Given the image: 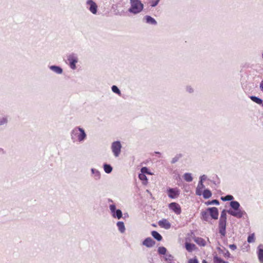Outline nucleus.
I'll return each mask as SVG.
<instances>
[{
    "instance_id": "nucleus-31",
    "label": "nucleus",
    "mask_w": 263,
    "mask_h": 263,
    "mask_svg": "<svg viewBox=\"0 0 263 263\" xmlns=\"http://www.w3.org/2000/svg\"><path fill=\"white\" fill-rule=\"evenodd\" d=\"M166 249L164 247H160L158 249V252L159 254L165 255L166 254Z\"/></svg>"
},
{
    "instance_id": "nucleus-41",
    "label": "nucleus",
    "mask_w": 263,
    "mask_h": 263,
    "mask_svg": "<svg viewBox=\"0 0 263 263\" xmlns=\"http://www.w3.org/2000/svg\"><path fill=\"white\" fill-rule=\"evenodd\" d=\"M186 90L189 93H192L194 92V89L191 86H187L186 87Z\"/></svg>"
},
{
    "instance_id": "nucleus-30",
    "label": "nucleus",
    "mask_w": 263,
    "mask_h": 263,
    "mask_svg": "<svg viewBox=\"0 0 263 263\" xmlns=\"http://www.w3.org/2000/svg\"><path fill=\"white\" fill-rule=\"evenodd\" d=\"M182 155L181 154H177L174 158H172L171 163L174 164L177 162L181 158H182Z\"/></svg>"
},
{
    "instance_id": "nucleus-26",
    "label": "nucleus",
    "mask_w": 263,
    "mask_h": 263,
    "mask_svg": "<svg viewBox=\"0 0 263 263\" xmlns=\"http://www.w3.org/2000/svg\"><path fill=\"white\" fill-rule=\"evenodd\" d=\"M103 168L105 172L107 174L110 173L112 171V167L110 164L105 163L103 164Z\"/></svg>"
},
{
    "instance_id": "nucleus-40",
    "label": "nucleus",
    "mask_w": 263,
    "mask_h": 263,
    "mask_svg": "<svg viewBox=\"0 0 263 263\" xmlns=\"http://www.w3.org/2000/svg\"><path fill=\"white\" fill-rule=\"evenodd\" d=\"M141 174H151V173L149 172L148 171V169L147 167H142L141 168Z\"/></svg>"
},
{
    "instance_id": "nucleus-20",
    "label": "nucleus",
    "mask_w": 263,
    "mask_h": 263,
    "mask_svg": "<svg viewBox=\"0 0 263 263\" xmlns=\"http://www.w3.org/2000/svg\"><path fill=\"white\" fill-rule=\"evenodd\" d=\"M201 218L204 221H209L210 220V216L209 213L208 211V209H206L205 211H203L201 213Z\"/></svg>"
},
{
    "instance_id": "nucleus-3",
    "label": "nucleus",
    "mask_w": 263,
    "mask_h": 263,
    "mask_svg": "<svg viewBox=\"0 0 263 263\" xmlns=\"http://www.w3.org/2000/svg\"><path fill=\"white\" fill-rule=\"evenodd\" d=\"M130 7L128 11L132 14L139 13L143 9V4L140 0H130Z\"/></svg>"
},
{
    "instance_id": "nucleus-1",
    "label": "nucleus",
    "mask_w": 263,
    "mask_h": 263,
    "mask_svg": "<svg viewBox=\"0 0 263 263\" xmlns=\"http://www.w3.org/2000/svg\"><path fill=\"white\" fill-rule=\"evenodd\" d=\"M70 137L73 142H83L87 138L85 130L80 127L76 126L70 132Z\"/></svg>"
},
{
    "instance_id": "nucleus-24",
    "label": "nucleus",
    "mask_w": 263,
    "mask_h": 263,
    "mask_svg": "<svg viewBox=\"0 0 263 263\" xmlns=\"http://www.w3.org/2000/svg\"><path fill=\"white\" fill-rule=\"evenodd\" d=\"M183 179L187 182H191L193 181V177L190 173H185L183 176Z\"/></svg>"
},
{
    "instance_id": "nucleus-17",
    "label": "nucleus",
    "mask_w": 263,
    "mask_h": 263,
    "mask_svg": "<svg viewBox=\"0 0 263 263\" xmlns=\"http://www.w3.org/2000/svg\"><path fill=\"white\" fill-rule=\"evenodd\" d=\"M205 187L204 185L201 181H199L196 189V194L198 196L202 195L203 189Z\"/></svg>"
},
{
    "instance_id": "nucleus-8",
    "label": "nucleus",
    "mask_w": 263,
    "mask_h": 263,
    "mask_svg": "<svg viewBox=\"0 0 263 263\" xmlns=\"http://www.w3.org/2000/svg\"><path fill=\"white\" fill-rule=\"evenodd\" d=\"M227 219H219L218 223L219 233L221 237H224L226 234Z\"/></svg>"
},
{
    "instance_id": "nucleus-21",
    "label": "nucleus",
    "mask_w": 263,
    "mask_h": 263,
    "mask_svg": "<svg viewBox=\"0 0 263 263\" xmlns=\"http://www.w3.org/2000/svg\"><path fill=\"white\" fill-rule=\"evenodd\" d=\"M196 243L200 246L204 247L206 245V242L204 239L201 237H197L195 239Z\"/></svg>"
},
{
    "instance_id": "nucleus-47",
    "label": "nucleus",
    "mask_w": 263,
    "mask_h": 263,
    "mask_svg": "<svg viewBox=\"0 0 263 263\" xmlns=\"http://www.w3.org/2000/svg\"><path fill=\"white\" fill-rule=\"evenodd\" d=\"M0 154H5L4 150L2 148H1V147H0Z\"/></svg>"
},
{
    "instance_id": "nucleus-37",
    "label": "nucleus",
    "mask_w": 263,
    "mask_h": 263,
    "mask_svg": "<svg viewBox=\"0 0 263 263\" xmlns=\"http://www.w3.org/2000/svg\"><path fill=\"white\" fill-rule=\"evenodd\" d=\"M111 90L116 94H118L119 95H121V91L118 88V87L116 85H113L111 87Z\"/></svg>"
},
{
    "instance_id": "nucleus-11",
    "label": "nucleus",
    "mask_w": 263,
    "mask_h": 263,
    "mask_svg": "<svg viewBox=\"0 0 263 263\" xmlns=\"http://www.w3.org/2000/svg\"><path fill=\"white\" fill-rule=\"evenodd\" d=\"M209 213V216L215 220H216L218 218L219 212L218 210L216 207L209 208L207 209Z\"/></svg>"
},
{
    "instance_id": "nucleus-22",
    "label": "nucleus",
    "mask_w": 263,
    "mask_h": 263,
    "mask_svg": "<svg viewBox=\"0 0 263 263\" xmlns=\"http://www.w3.org/2000/svg\"><path fill=\"white\" fill-rule=\"evenodd\" d=\"M165 261L167 262V263H175L174 261V257L170 254H166L164 257Z\"/></svg>"
},
{
    "instance_id": "nucleus-13",
    "label": "nucleus",
    "mask_w": 263,
    "mask_h": 263,
    "mask_svg": "<svg viewBox=\"0 0 263 263\" xmlns=\"http://www.w3.org/2000/svg\"><path fill=\"white\" fill-rule=\"evenodd\" d=\"M91 177L94 180L98 181L101 179V175L100 171L96 168H91L90 169Z\"/></svg>"
},
{
    "instance_id": "nucleus-9",
    "label": "nucleus",
    "mask_w": 263,
    "mask_h": 263,
    "mask_svg": "<svg viewBox=\"0 0 263 263\" xmlns=\"http://www.w3.org/2000/svg\"><path fill=\"white\" fill-rule=\"evenodd\" d=\"M168 193V196L172 199H175L177 198L180 194L179 190L177 188H169L167 190Z\"/></svg>"
},
{
    "instance_id": "nucleus-46",
    "label": "nucleus",
    "mask_w": 263,
    "mask_h": 263,
    "mask_svg": "<svg viewBox=\"0 0 263 263\" xmlns=\"http://www.w3.org/2000/svg\"><path fill=\"white\" fill-rule=\"evenodd\" d=\"M224 255L227 257H229L230 255V254L228 251H227V252L225 253Z\"/></svg>"
},
{
    "instance_id": "nucleus-50",
    "label": "nucleus",
    "mask_w": 263,
    "mask_h": 263,
    "mask_svg": "<svg viewBox=\"0 0 263 263\" xmlns=\"http://www.w3.org/2000/svg\"><path fill=\"white\" fill-rule=\"evenodd\" d=\"M156 153L157 154H160V152H156Z\"/></svg>"
},
{
    "instance_id": "nucleus-39",
    "label": "nucleus",
    "mask_w": 263,
    "mask_h": 263,
    "mask_svg": "<svg viewBox=\"0 0 263 263\" xmlns=\"http://www.w3.org/2000/svg\"><path fill=\"white\" fill-rule=\"evenodd\" d=\"M227 211L226 210H223L221 212L219 219H227Z\"/></svg>"
},
{
    "instance_id": "nucleus-16",
    "label": "nucleus",
    "mask_w": 263,
    "mask_h": 263,
    "mask_svg": "<svg viewBox=\"0 0 263 263\" xmlns=\"http://www.w3.org/2000/svg\"><path fill=\"white\" fill-rule=\"evenodd\" d=\"M49 68L52 72L58 74H61L63 72V69L60 66H59L51 65L49 66Z\"/></svg>"
},
{
    "instance_id": "nucleus-36",
    "label": "nucleus",
    "mask_w": 263,
    "mask_h": 263,
    "mask_svg": "<svg viewBox=\"0 0 263 263\" xmlns=\"http://www.w3.org/2000/svg\"><path fill=\"white\" fill-rule=\"evenodd\" d=\"M195 245L194 244L190 243H185V248L189 252L192 251Z\"/></svg>"
},
{
    "instance_id": "nucleus-27",
    "label": "nucleus",
    "mask_w": 263,
    "mask_h": 263,
    "mask_svg": "<svg viewBox=\"0 0 263 263\" xmlns=\"http://www.w3.org/2000/svg\"><path fill=\"white\" fill-rule=\"evenodd\" d=\"M202 195L204 198L208 199L212 196V194L211 192L209 190L205 189L203 191Z\"/></svg>"
},
{
    "instance_id": "nucleus-44",
    "label": "nucleus",
    "mask_w": 263,
    "mask_h": 263,
    "mask_svg": "<svg viewBox=\"0 0 263 263\" xmlns=\"http://www.w3.org/2000/svg\"><path fill=\"white\" fill-rule=\"evenodd\" d=\"M229 247L232 250H235L237 249L236 246L234 244L230 245Z\"/></svg>"
},
{
    "instance_id": "nucleus-14",
    "label": "nucleus",
    "mask_w": 263,
    "mask_h": 263,
    "mask_svg": "<svg viewBox=\"0 0 263 263\" xmlns=\"http://www.w3.org/2000/svg\"><path fill=\"white\" fill-rule=\"evenodd\" d=\"M155 243V241L151 237L145 238L142 242V245L147 248H152L154 247Z\"/></svg>"
},
{
    "instance_id": "nucleus-12",
    "label": "nucleus",
    "mask_w": 263,
    "mask_h": 263,
    "mask_svg": "<svg viewBox=\"0 0 263 263\" xmlns=\"http://www.w3.org/2000/svg\"><path fill=\"white\" fill-rule=\"evenodd\" d=\"M257 255L260 263H263V245L260 244L257 248Z\"/></svg>"
},
{
    "instance_id": "nucleus-6",
    "label": "nucleus",
    "mask_w": 263,
    "mask_h": 263,
    "mask_svg": "<svg viewBox=\"0 0 263 263\" xmlns=\"http://www.w3.org/2000/svg\"><path fill=\"white\" fill-rule=\"evenodd\" d=\"M122 145L120 141H117L112 143L111 149L114 155L116 157H118L121 153Z\"/></svg>"
},
{
    "instance_id": "nucleus-29",
    "label": "nucleus",
    "mask_w": 263,
    "mask_h": 263,
    "mask_svg": "<svg viewBox=\"0 0 263 263\" xmlns=\"http://www.w3.org/2000/svg\"><path fill=\"white\" fill-rule=\"evenodd\" d=\"M213 261L214 263H229V262L223 260L217 256H215L214 257Z\"/></svg>"
},
{
    "instance_id": "nucleus-38",
    "label": "nucleus",
    "mask_w": 263,
    "mask_h": 263,
    "mask_svg": "<svg viewBox=\"0 0 263 263\" xmlns=\"http://www.w3.org/2000/svg\"><path fill=\"white\" fill-rule=\"evenodd\" d=\"M254 234H252L249 235L247 238V241L249 243H252L255 241Z\"/></svg>"
},
{
    "instance_id": "nucleus-18",
    "label": "nucleus",
    "mask_w": 263,
    "mask_h": 263,
    "mask_svg": "<svg viewBox=\"0 0 263 263\" xmlns=\"http://www.w3.org/2000/svg\"><path fill=\"white\" fill-rule=\"evenodd\" d=\"M144 18L145 19V22L147 24L153 25H156L157 24V22L155 20V19L149 15L145 16Z\"/></svg>"
},
{
    "instance_id": "nucleus-25",
    "label": "nucleus",
    "mask_w": 263,
    "mask_h": 263,
    "mask_svg": "<svg viewBox=\"0 0 263 263\" xmlns=\"http://www.w3.org/2000/svg\"><path fill=\"white\" fill-rule=\"evenodd\" d=\"M152 236L158 241H161L162 239V236L157 231H153L152 232Z\"/></svg>"
},
{
    "instance_id": "nucleus-51",
    "label": "nucleus",
    "mask_w": 263,
    "mask_h": 263,
    "mask_svg": "<svg viewBox=\"0 0 263 263\" xmlns=\"http://www.w3.org/2000/svg\"><path fill=\"white\" fill-rule=\"evenodd\" d=\"M262 107H263V103H262Z\"/></svg>"
},
{
    "instance_id": "nucleus-48",
    "label": "nucleus",
    "mask_w": 263,
    "mask_h": 263,
    "mask_svg": "<svg viewBox=\"0 0 263 263\" xmlns=\"http://www.w3.org/2000/svg\"><path fill=\"white\" fill-rule=\"evenodd\" d=\"M107 201H108V202L109 203V202H111V203H113V200L110 198H108L107 199Z\"/></svg>"
},
{
    "instance_id": "nucleus-32",
    "label": "nucleus",
    "mask_w": 263,
    "mask_h": 263,
    "mask_svg": "<svg viewBox=\"0 0 263 263\" xmlns=\"http://www.w3.org/2000/svg\"><path fill=\"white\" fill-rule=\"evenodd\" d=\"M139 178L143 181V184H146L147 183V178L145 174H139Z\"/></svg>"
},
{
    "instance_id": "nucleus-45",
    "label": "nucleus",
    "mask_w": 263,
    "mask_h": 263,
    "mask_svg": "<svg viewBox=\"0 0 263 263\" xmlns=\"http://www.w3.org/2000/svg\"><path fill=\"white\" fill-rule=\"evenodd\" d=\"M259 89L260 91L263 93V79L261 81L259 84Z\"/></svg>"
},
{
    "instance_id": "nucleus-23",
    "label": "nucleus",
    "mask_w": 263,
    "mask_h": 263,
    "mask_svg": "<svg viewBox=\"0 0 263 263\" xmlns=\"http://www.w3.org/2000/svg\"><path fill=\"white\" fill-rule=\"evenodd\" d=\"M250 99L253 101L254 102L257 103V104H263V100L256 96H251L250 97Z\"/></svg>"
},
{
    "instance_id": "nucleus-5",
    "label": "nucleus",
    "mask_w": 263,
    "mask_h": 263,
    "mask_svg": "<svg viewBox=\"0 0 263 263\" xmlns=\"http://www.w3.org/2000/svg\"><path fill=\"white\" fill-rule=\"evenodd\" d=\"M67 61L71 69L74 70L76 68V64L78 62V58L76 54L72 53L67 56Z\"/></svg>"
},
{
    "instance_id": "nucleus-15",
    "label": "nucleus",
    "mask_w": 263,
    "mask_h": 263,
    "mask_svg": "<svg viewBox=\"0 0 263 263\" xmlns=\"http://www.w3.org/2000/svg\"><path fill=\"white\" fill-rule=\"evenodd\" d=\"M158 224L160 227L165 229H169L171 227V223L166 219H163L160 220L158 222Z\"/></svg>"
},
{
    "instance_id": "nucleus-34",
    "label": "nucleus",
    "mask_w": 263,
    "mask_h": 263,
    "mask_svg": "<svg viewBox=\"0 0 263 263\" xmlns=\"http://www.w3.org/2000/svg\"><path fill=\"white\" fill-rule=\"evenodd\" d=\"M205 204L206 205H212V204H216V205H219V202L217 199H214L211 201H208L205 202Z\"/></svg>"
},
{
    "instance_id": "nucleus-35",
    "label": "nucleus",
    "mask_w": 263,
    "mask_h": 263,
    "mask_svg": "<svg viewBox=\"0 0 263 263\" xmlns=\"http://www.w3.org/2000/svg\"><path fill=\"white\" fill-rule=\"evenodd\" d=\"M160 0H148L150 6L155 7L159 4Z\"/></svg>"
},
{
    "instance_id": "nucleus-7",
    "label": "nucleus",
    "mask_w": 263,
    "mask_h": 263,
    "mask_svg": "<svg viewBox=\"0 0 263 263\" xmlns=\"http://www.w3.org/2000/svg\"><path fill=\"white\" fill-rule=\"evenodd\" d=\"M86 8L93 14H96L98 11V6L92 0H87L86 2Z\"/></svg>"
},
{
    "instance_id": "nucleus-2",
    "label": "nucleus",
    "mask_w": 263,
    "mask_h": 263,
    "mask_svg": "<svg viewBox=\"0 0 263 263\" xmlns=\"http://www.w3.org/2000/svg\"><path fill=\"white\" fill-rule=\"evenodd\" d=\"M230 206L231 209L227 210V213L237 218H241L244 215H247V213L239 209L240 205L237 201H231L230 202Z\"/></svg>"
},
{
    "instance_id": "nucleus-49",
    "label": "nucleus",
    "mask_w": 263,
    "mask_h": 263,
    "mask_svg": "<svg viewBox=\"0 0 263 263\" xmlns=\"http://www.w3.org/2000/svg\"><path fill=\"white\" fill-rule=\"evenodd\" d=\"M202 263H208L205 260L202 261Z\"/></svg>"
},
{
    "instance_id": "nucleus-19",
    "label": "nucleus",
    "mask_w": 263,
    "mask_h": 263,
    "mask_svg": "<svg viewBox=\"0 0 263 263\" xmlns=\"http://www.w3.org/2000/svg\"><path fill=\"white\" fill-rule=\"evenodd\" d=\"M116 224L119 231L121 233H124L125 231V227L124 222L122 221H118Z\"/></svg>"
},
{
    "instance_id": "nucleus-28",
    "label": "nucleus",
    "mask_w": 263,
    "mask_h": 263,
    "mask_svg": "<svg viewBox=\"0 0 263 263\" xmlns=\"http://www.w3.org/2000/svg\"><path fill=\"white\" fill-rule=\"evenodd\" d=\"M8 122L7 116H4L0 117V126L6 125Z\"/></svg>"
},
{
    "instance_id": "nucleus-42",
    "label": "nucleus",
    "mask_w": 263,
    "mask_h": 263,
    "mask_svg": "<svg viewBox=\"0 0 263 263\" xmlns=\"http://www.w3.org/2000/svg\"><path fill=\"white\" fill-rule=\"evenodd\" d=\"M207 178V176L205 175H203L200 177V180L199 181H201L202 183H203V181H205Z\"/></svg>"
},
{
    "instance_id": "nucleus-10",
    "label": "nucleus",
    "mask_w": 263,
    "mask_h": 263,
    "mask_svg": "<svg viewBox=\"0 0 263 263\" xmlns=\"http://www.w3.org/2000/svg\"><path fill=\"white\" fill-rule=\"evenodd\" d=\"M168 208L177 215H179L181 213V206L176 202H172L170 203Z\"/></svg>"
},
{
    "instance_id": "nucleus-4",
    "label": "nucleus",
    "mask_w": 263,
    "mask_h": 263,
    "mask_svg": "<svg viewBox=\"0 0 263 263\" xmlns=\"http://www.w3.org/2000/svg\"><path fill=\"white\" fill-rule=\"evenodd\" d=\"M111 216L114 218L120 219L122 217L123 214L121 210L116 209V206L114 203L109 205Z\"/></svg>"
},
{
    "instance_id": "nucleus-33",
    "label": "nucleus",
    "mask_w": 263,
    "mask_h": 263,
    "mask_svg": "<svg viewBox=\"0 0 263 263\" xmlns=\"http://www.w3.org/2000/svg\"><path fill=\"white\" fill-rule=\"evenodd\" d=\"M234 199V197L232 195H228L224 197H221V199L223 201H232V200Z\"/></svg>"
},
{
    "instance_id": "nucleus-43",
    "label": "nucleus",
    "mask_w": 263,
    "mask_h": 263,
    "mask_svg": "<svg viewBox=\"0 0 263 263\" xmlns=\"http://www.w3.org/2000/svg\"><path fill=\"white\" fill-rule=\"evenodd\" d=\"M189 263H199V262H198L197 259L196 258H194L190 259L189 260Z\"/></svg>"
}]
</instances>
